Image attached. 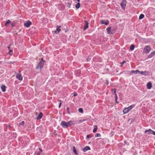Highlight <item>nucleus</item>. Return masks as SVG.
<instances>
[{
	"mask_svg": "<svg viewBox=\"0 0 155 155\" xmlns=\"http://www.w3.org/2000/svg\"><path fill=\"white\" fill-rule=\"evenodd\" d=\"M43 62L41 61L38 64L37 66L36 67V69H38L39 71H41V68L43 67Z\"/></svg>",
	"mask_w": 155,
	"mask_h": 155,
	"instance_id": "obj_1",
	"label": "nucleus"
},
{
	"mask_svg": "<svg viewBox=\"0 0 155 155\" xmlns=\"http://www.w3.org/2000/svg\"><path fill=\"white\" fill-rule=\"evenodd\" d=\"M151 50V48L150 46H145L144 48L143 52L147 54H148Z\"/></svg>",
	"mask_w": 155,
	"mask_h": 155,
	"instance_id": "obj_2",
	"label": "nucleus"
},
{
	"mask_svg": "<svg viewBox=\"0 0 155 155\" xmlns=\"http://www.w3.org/2000/svg\"><path fill=\"white\" fill-rule=\"evenodd\" d=\"M144 133H147L148 134H153L155 135V132L150 129L146 130H145Z\"/></svg>",
	"mask_w": 155,
	"mask_h": 155,
	"instance_id": "obj_3",
	"label": "nucleus"
},
{
	"mask_svg": "<svg viewBox=\"0 0 155 155\" xmlns=\"http://www.w3.org/2000/svg\"><path fill=\"white\" fill-rule=\"evenodd\" d=\"M126 3V0H123L120 3V5L123 9H125Z\"/></svg>",
	"mask_w": 155,
	"mask_h": 155,
	"instance_id": "obj_4",
	"label": "nucleus"
},
{
	"mask_svg": "<svg viewBox=\"0 0 155 155\" xmlns=\"http://www.w3.org/2000/svg\"><path fill=\"white\" fill-rule=\"evenodd\" d=\"M61 126L64 128H67L68 127L67 122L62 120L61 121Z\"/></svg>",
	"mask_w": 155,
	"mask_h": 155,
	"instance_id": "obj_5",
	"label": "nucleus"
},
{
	"mask_svg": "<svg viewBox=\"0 0 155 155\" xmlns=\"http://www.w3.org/2000/svg\"><path fill=\"white\" fill-rule=\"evenodd\" d=\"M75 122L74 120H70L67 122L68 127H71L75 124Z\"/></svg>",
	"mask_w": 155,
	"mask_h": 155,
	"instance_id": "obj_6",
	"label": "nucleus"
},
{
	"mask_svg": "<svg viewBox=\"0 0 155 155\" xmlns=\"http://www.w3.org/2000/svg\"><path fill=\"white\" fill-rule=\"evenodd\" d=\"M57 28L56 30L54 31V33L56 34H58L59 31H61V29L60 28L61 27V26H57Z\"/></svg>",
	"mask_w": 155,
	"mask_h": 155,
	"instance_id": "obj_7",
	"label": "nucleus"
},
{
	"mask_svg": "<svg viewBox=\"0 0 155 155\" xmlns=\"http://www.w3.org/2000/svg\"><path fill=\"white\" fill-rule=\"evenodd\" d=\"M101 24H104L106 25H107L109 23V21L106 20V21L104 20H101Z\"/></svg>",
	"mask_w": 155,
	"mask_h": 155,
	"instance_id": "obj_8",
	"label": "nucleus"
},
{
	"mask_svg": "<svg viewBox=\"0 0 155 155\" xmlns=\"http://www.w3.org/2000/svg\"><path fill=\"white\" fill-rule=\"evenodd\" d=\"M16 78L20 81L22 80V77L21 74H17L16 75Z\"/></svg>",
	"mask_w": 155,
	"mask_h": 155,
	"instance_id": "obj_9",
	"label": "nucleus"
},
{
	"mask_svg": "<svg viewBox=\"0 0 155 155\" xmlns=\"http://www.w3.org/2000/svg\"><path fill=\"white\" fill-rule=\"evenodd\" d=\"M148 74H149V73L147 71H140L139 74H140L141 75H148Z\"/></svg>",
	"mask_w": 155,
	"mask_h": 155,
	"instance_id": "obj_10",
	"label": "nucleus"
},
{
	"mask_svg": "<svg viewBox=\"0 0 155 155\" xmlns=\"http://www.w3.org/2000/svg\"><path fill=\"white\" fill-rule=\"evenodd\" d=\"M31 24V22L30 21H27L24 24V25L27 27H29Z\"/></svg>",
	"mask_w": 155,
	"mask_h": 155,
	"instance_id": "obj_11",
	"label": "nucleus"
},
{
	"mask_svg": "<svg viewBox=\"0 0 155 155\" xmlns=\"http://www.w3.org/2000/svg\"><path fill=\"white\" fill-rule=\"evenodd\" d=\"M155 54V51L151 52L147 57L148 58H149L153 57Z\"/></svg>",
	"mask_w": 155,
	"mask_h": 155,
	"instance_id": "obj_12",
	"label": "nucleus"
},
{
	"mask_svg": "<svg viewBox=\"0 0 155 155\" xmlns=\"http://www.w3.org/2000/svg\"><path fill=\"white\" fill-rule=\"evenodd\" d=\"M147 88L148 89H150L152 87V84L150 82H148L147 84Z\"/></svg>",
	"mask_w": 155,
	"mask_h": 155,
	"instance_id": "obj_13",
	"label": "nucleus"
},
{
	"mask_svg": "<svg viewBox=\"0 0 155 155\" xmlns=\"http://www.w3.org/2000/svg\"><path fill=\"white\" fill-rule=\"evenodd\" d=\"M114 91V94H115V101H116V100H117L118 99V97L117 96V94L116 93V89L114 88H113L112 89V91H113V90Z\"/></svg>",
	"mask_w": 155,
	"mask_h": 155,
	"instance_id": "obj_14",
	"label": "nucleus"
},
{
	"mask_svg": "<svg viewBox=\"0 0 155 155\" xmlns=\"http://www.w3.org/2000/svg\"><path fill=\"white\" fill-rule=\"evenodd\" d=\"M84 22L85 23V26L84 27V30H86V29H87L88 28V24L87 22V21H85Z\"/></svg>",
	"mask_w": 155,
	"mask_h": 155,
	"instance_id": "obj_15",
	"label": "nucleus"
},
{
	"mask_svg": "<svg viewBox=\"0 0 155 155\" xmlns=\"http://www.w3.org/2000/svg\"><path fill=\"white\" fill-rule=\"evenodd\" d=\"M42 113L41 112L40 113L37 118V120H39L41 119L42 117Z\"/></svg>",
	"mask_w": 155,
	"mask_h": 155,
	"instance_id": "obj_16",
	"label": "nucleus"
},
{
	"mask_svg": "<svg viewBox=\"0 0 155 155\" xmlns=\"http://www.w3.org/2000/svg\"><path fill=\"white\" fill-rule=\"evenodd\" d=\"M110 30L111 27H108L107 28V32L108 34H111L112 33Z\"/></svg>",
	"mask_w": 155,
	"mask_h": 155,
	"instance_id": "obj_17",
	"label": "nucleus"
},
{
	"mask_svg": "<svg viewBox=\"0 0 155 155\" xmlns=\"http://www.w3.org/2000/svg\"><path fill=\"white\" fill-rule=\"evenodd\" d=\"M11 23V21L9 20H8L5 22V25L6 26L8 27L9 26V24H10Z\"/></svg>",
	"mask_w": 155,
	"mask_h": 155,
	"instance_id": "obj_18",
	"label": "nucleus"
},
{
	"mask_svg": "<svg viewBox=\"0 0 155 155\" xmlns=\"http://www.w3.org/2000/svg\"><path fill=\"white\" fill-rule=\"evenodd\" d=\"M6 87L4 85H2L1 86V88L2 92H5V91Z\"/></svg>",
	"mask_w": 155,
	"mask_h": 155,
	"instance_id": "obj_19",
	"label": "nucleus"
},
{
	"mask_svg": "<svg viewBox=\"0 0 155 155\" xmlns=\"http://www.w3.org/2000/svg\"><path fill=\"white\" fill-rule=\"evenodd\" d=\"M135 107V105L134 104L128 107L127 108V109L130 111L132 108H134Z\"/></svg>",
	"mask_w": 155,
	"mask_h": 155,
	"instance_id": "obj_20",
	"label": "nucleus"
},
{
	"mask_svg": "<svg viewBox=\"0 0 155 155\" xmlns=\"http://www.w3.org/2000/svg\"><path fill=\"white\" fill-rule=\"evenodd\" d=\"M91 150L90 148L89 147L86 146L84 148V152H85L88 150Z\"/></svg>",
	"mask_w": 155,
	"mask_h": 155,
	"instance_id": "obj_21",
	"label": "nucleus"
},
{
	"mask_svg": "<svg viewBox=\"0 0 155 155\" xmlns=\"http://www.w3.org/2000/svg\"><path fill=\"white\" fill-rule=\"evenodd\" d=\"M73 151L76 155H78V154L76 150L75 147L74 146L73 147Z\"/></svg>",
	"mask_w": 155,
	"mask_h": 155,
	"instance_id": "obj_22",
	"label": "nucleus"
},
{
	"mask_svg": "<svg viewBox=\"0 0 155 155\" xmlns=\"http://www.w3.org/2000/svg\"><path fill=\"white\" fill-rule=\"evenodd\" d=\"M129 110L127 109V108H125L123 110V113L124 114H126L129 112Z\"/></svg>",
	"mask_w": 155,
	"mask_h": 155,
	"instance_id": "obj_23",
	"label": "nucleus"
},
{
	"mask_svg": "<svg viewBox=\"0 0 155 155\" xmlns=\"http://www.w3.org/2000/svg\"><path fill=\"white\" fill-rule=\"evenodd\" d=\"M97 126L96 125H94V128L93 130V132L94 133H95L96 132L97 130Z\"/></svg>",
	"mask_w": 155,
	"mask_h": 155,
	"instance_id": "obj_24",
	"label": "nucleus"
},
{
	"mask_svg": "<svg viewBox=\"0 0 155 155\" xmlns=\"http://www.w3.org/2000/svg\"><path fill=\"white\" fill-rule=\"evenodd\" d=\"M135 47V46L134 45L132 44L131 45L130 47V49L132 51L133 50Z\"/></svg>",
	"mask_w": 155,
	"mask_h": 155,
	"instance_id": "obj_25",
	"label": "nucleus"
},
{
	"mask_svg": "<svg viewBox=\"0 0 155 155\" xmlns=\"http://www.w3.org/2000/svg\"><path fill=\"white\" fill-rule=\"evenodd\" d=\"M144 17V15L143 14H141L139 16V19H143Z\"/></svg>",
	"mask_w": 155,
	"mask_h": 155,
	"instance_id": "obj_26",
	"label": "nucleus"
},
{
	"mask_svg": "<svg viewBox=\"0 0 155 155\" xmlns=\"http://www.w3.org/2000/svg\"><path fill=\"white\" fill-rule=\"evenodd\" d=\"M80 3H78L76 4V6H75V7L77 8L78 9L80 8Z\"/></svg>",
	"mask_w": 155,
	"mask_h": 155,
	"instance_id": "obj_27",
	"label": "nucleus"
},
{
	"mask_svg": "<svg viewBox=\"0 0 155 155\" xmlns=\"http://www.w3.org/2000/svg\"><path fill=\"white\" fill-rule=\"evenodd\" d=\"M38 149L40 150V151L37 153V155H40L42 152V150L41 148H39Z\"/></svg>",
	"mask_w": 155,
	"mask_h": 155,
	"instance_id": "obj_28",
	"label": "nucleus"
},
{
	"mask_svg": "<svg viewBox=\"0 0 155 155\" xmlns=\"http://www.w3.org/2000/svg\"><path fill=\"white\" fill-rule=\"evenodd\" d=\"M78 111L81 113H83V109L82 108H79L78 109Z\"/></svg>",
	"mask_w": 155,
	"mask_h": 155,
	"instance_id": "obj_29",
	"label": "nucleus"
},
{
	"mask_svg": "<svg viewBox=\"0 0 155 155\" xmlns=\"http://www.w3.org/2000/svg\"><path fill=\"white\" fill-rule=\"evenodd\" d=\"M95 137H100L101 136V135L100 134L97 133L95 134Z\"/></svg>",
	"mask_w": 155,
	"mask_h": 155,
	"instance_id": "obj_30",
	"label": "nucleus"
},
{
	"mask_svg": "<svg viewBox=\"0 0 155 155\" xmlns=\"http://www.w3.org/2000/svg\"><path fill=\"white\" fill-rule=\"evenodd\" d=\"M134 71V73L135 74H139L140 72V71H139L138 70H136V71Z\"/></svg>",
	"mask_w": 155,
	"mask_h": 155,
	"instance_id": "obj_31",
	"label": "nucleus"
},
{
	"mask_svg": "<svg viewBox=\"0 0 155 155\" xmlns=\"http://www.w3.org/2000/svg\"><path fill=\"white\" fill-rule=\"evenodd\" d=\"M13 54V51L12 50H10L9 52V54L10 55H11Z\"/></svg>",
	"mask_w": 155,
	"mask_h": 155,
	"instance_id": "obj_32",
	"label": "nucleus"
},
{
	"mask_svg": "<svg viewBox=\"0 0 155 155\" xmlns=\"http://www.w3.org/2000/svg\"><path fill=\"white\" fill-rule=\"evenodd\" d=\"M24 123V121H22L19 124V125L20 126L21 125H22L23 126Z\"/></svg>",
	"mask_w": 155,
	"mask_h": 155,
	"instance_id": "obj_33",
	"label": "nucleus"
},
{
	"mask_svg": "<svg viewBox=\"0 0 155 155\" xmlns=\"http://www.w3.org/2000/svg\"><path fill=\"white\" fill-rule=\"evenodd\" d=\"M10 24L12 25V27H14L15 26V23H13V22L12 23L11 22V23Z\"/></svg>",
	"mask_w": 155,
	"mask_h": 155,
	"instance_id": "obj_34",
	"label": "nucleus"
},
{
	"mask_svg": "<svg viewBox=\"0 0 155 155\" xmlns=\"http://www.w3.org/2000/svg\"><path fill=\"white\" fill-rule=\"evenodd\" d=\"M71 4L70 3L68 2L67 3V6L68 7L70 8L71 7Z\"/></svg>",
	"mask_w": 155,
	"mask_h": 155,
	"instance_id": "obj_35",
	"label": "nucleus"
},
{
	"mask_svg": "<svg viewBox=\"0 0 155 155\" xmlns=\"http://www.w3.org/2000/svg\"><path fill=\"white\" fill-rule=\"evenodd\" d=\"M69 107L67 108V110L68 113V114H70V112L69 111Z\"/></svg>",
	"mask_w": 155,
	"mask_h": 155,
	"instance_id": "obj_36",
	"label": "nucleus"
},
{
	"mask_svg": "<svg viewBox=\"0 0 155 155\" xmlns=\"http://www.w3.org/2000/svg\"><path fill=\"white\" fill-rule=\"evenodd\" d=\"M59 101H60V104H59V108H60V107H61V105L62 104L61 103V100H60Z\"/></svg>",
	"mask_w": 155,
	"mask_h": 155,
	"instance_id": "obj_37",
	"label": "nucleus"
},
{
	"mask_svg": "<svg viewBox=\"0 0 155 155\" xmlns=\"http://www.w3.org/2000/svg\"><path fill=\"white\" fill-rule=\"evenodd\" d=\"M91 136L90 135H87V138H91Z\"/></svg>",
	"mask_w": 155,
	"mask_h": 155,
	"instance_id": "obj_38",
	"label": "nucleus"
},
{
	"mask_svg": "<svg viewBox=\"0 0 155 155\" xmlns=\"http://www.w3.org/2000/svg\"><path fill=\"white\" fill-rule=\"evenodd\" d=\"M77 95V94L76 92H74V96H75Z\"/></svg>",
	"mask_w": 155,
	"mask_h": 155,
	"instance_id": "obj_39",
	"label": "nucleus"
},
{
	"mask_svg": "<svg viewBox=\"0 0 155 155\" xmlns=\"http://www.w3.org/2000/svg\"><path fill=\"white\" fill-rule=\"evenodd\" d=\"M126 62V61H124L123 62H121V66H122V65L125 63Z\"/></svg>",
	"mask_w": 155,
	"mask_h": 155,
	"instance_id": "obj_40",
	"label": "nucleus"
},
{
	"mask_svg": "<svg viewBox=\"0 0 155 155\" xmlns=\"http://www.w3.org/2000/svg\"><path fill=\"white\" fill-rule=\"evenodd\" d=\"M134 71H134V70H132L131 71L130 74H131V73H134V72H135Z\"/></svg>",
	"mask_w": 155,
	"mask_h": 155,
	"instance_id": "obj_41",
	"label": "nucleus"
},
{
	"mask_svg": "<svg viewBox=\"0 0 155 155\" xmlns=\"http://www.w3.org/2000/svg\"><path fill=\"white\" fill-rule=\"evenodd\" d=\"M116 103L117 104L119 103V102L117 101V100H116Z\"/></svg>",
	"mask_w": 155,
	"mask_h": 155,
	"instance_id": "obj_42",
	"label": "nucleus"
},
{
	"mask_svg": "<svg viewBox=\"0 0 155 155\" xmlns=\"http://www.w3.org/2000/svg\"><path fill=\"white\" fill-rule=\"evenodd\" d=\"M116 103L117 104L119 103V102L117 101V100H116Z\"/></svg>",
	"mask_w": 155,
	"mask_h": 155,
	"instance_id": "obj_43",
	"label": "nucleus"
},
{
	"mask_svg": "<svg viewBox=\"0 0 155 155\" xmlns=\"http://www.w3.org/2000/svg\"><path fill=\"white\" fill-rule=\"evenodd\" d=\"M107 84H108V83H109L108 81H107Z\"/></svg>",
	"mask_w": 155,
	"mask_h": 155,
	"instance_id": "obj_44",
	"label": "nucleus"
},
{
	"mask_svg": "<svg viewBox=\"0 0 155 155\" xmlns=\"http://www.w3.org/2000/svg\"><path fill=\"white\" fill-rule=\"evenodd\" d=\"M111 91L113 92H114V91L113 90V91L111 90Z\"/></svg>",
	"mask_w": 155,
	"mask_h": 155,
	"instance_id": "obj_45",
	"label": "nucleus"
},
{
	"mask_svg": "<svg viewBox=\"0 0 155 155\" xmlns=\"http://www.w3.org/2000/svg\"><path fill=\"white\" fill-rule=\"evenodd\" d=\"M124 72V71H122V72L120 73V74H122V72Z\"/></svg>",
	"mask_w": 155,
	"mask_h": 155,
	"instance_id": "obj_46",
	"label": "nucleus"
},
{
	"mask_svg": "<svg viewBox=\"0 0 155 155\" xmlns=\"http://www.w3.org/2000/svg\"><path fill=\"white\" fill-rule=\"evenodd\" d=\"M80 0H77V1L78 2H79L80 1Z\"/></svg>",
	"mask_w": 155,
	"mask_h": 155,
	"instance_id": "obj_47",
	"label": "nucleus"
},
{
	"mask_svg": "<svg viewBox=\"0 0 155 155\" xmlns=\"http://www.w3.org/2000/svg\"><path fill=\"white\" fill-rule=\"evenodd\" d=\"M8 49H9V48H10V47H9H9H8Z\"/></svg>",
	"mask_w": 155,
	"mask_h": 155,
	"instance_id": "obj_48",
	"label": "nucleus"
},
{
	"mask_svg": "<svg viewBox=\"0 0 155 155\" xmlns=\"http://www.w3.org/2000/svg\"><path fill=\"white\" fill-rule=\"evenodd\" d=\"M2 63V62L0 61V64Z\"/></svg>",
	"mask_w": 155,
	"mask_h": 155,
	"instance_id": "obj_49",
	"label": "nucleus"
}]
</instances>
